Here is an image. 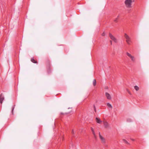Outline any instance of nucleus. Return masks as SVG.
Listing matches in <instances>:
<instances>
[{
	"label": "nucleus",
	"mask_w": 149,
	"mask_h": 149,
	"mask_svg": "<svg viewBox=\"0 0 149 149\" xmlns=\"http://www.w3.org/2000/svg\"><path fill=\"white\" fill-rule=\"evenodd\" d=\"M124 36L126 39V42L128 45H130L132 42L131 39L126 33L125 34Z\"/></svg>",
	"instance_id": "nucleus-2"
},
{
	"label": "nucleus",
	"mask_w": 149,
	"mask_h": 149,
	"mask_svg": "<svg viewBox=\"0 0 149 149\" xmlns=\"http://www.w3.org/2000/svg\"><path fill=\"white\" fill-rule=\"evenodd\" d=\"M105 96L107 97V99L110 100L111 99V97L110 95V94L107 92H106L105 93Z\"/></svg>",
	"instance_id": "nucleus-6"
},
{
	"label": "nucleus",
	"mask_w": 149,
	"mask_h": 149,
	"mask_svg": "<svg viewBox=\"0 0 149 149\" xmlns=\"http://www.w3.org/2000/svg\"><path fill=\"white\" fill-rule=\"evenodd\" d=\"M61 114H63V113H61Z\"/></svg>",
	"instance_id": "nucleus-26"
},
{
	"label": "nucleus",
	"mask_w": 149,
	"mask_h": 149,
	"mask_svg": "<svg viewBox=\"0 0 149 149\" xmlns=\"http://www.w3.org/2000/svg\"><path fill=\"white\" fill-rule=\"evenodd\" d=\"M104 126L106 127H108V125L107 122H104Z\"/></svg>",
	"instance_id": "nucleus-16"
},
{
	"label": "nucleus",
	"mask_w": 149,
	"mask_h": 149,
	"mask_svg": "<svg viewBox=\"0 0 149 149\" xmlns=\"http://www.w3.org/2000/svg\"><path fill=\"white\" fill-rule=\"evenodd\" d=\"M133 2L132 0H125V3L127 8H130L131 7L132 3Z\"/></svg>",
	"instance_id": "nucleus-1"
},
{
	"label": "nucleus",
	"mask_w": 149,
	"mask_h": 149,
	"mask_svg": "<svg viewBox=\"0 0 149 149\" xmlns=\"http://www.w3.org/2000/svg\"><path fill=\"white\" fill-rule=\"evenodd\" d=\"M91 130L92 131V132L94 131V130L93 129L92 127H91Z\"/></svg>",
	"instance_id": "nucleus-23"
},
{
	"label": "nucleus",
	"mask_w": 149,
	"mask_h": 149,
	"mask_svg": "<svg viewBox=\"0 0 149 149\" xmlns=\"http://www.w3.org/2000/svg\"><path fill=\"white\" fill-rule=\"evenodd\" d=\"M123 140L125 143H126L127 144H129V143H128V142L125 139H124Z\"/></svg>",
	"instance_id": "nucleus-20"
},
{
	"label": "nucleus",
	"mask_w": 149,
	"mask_h": 149,
	"mask_svg": "<svg viewBox=\"0 0 149 149\" xmlns=\"http://www.w3.org/2000/svg\"><path fill=\"white\" fill-rule=\"evenodd\" d=\"M127 121L128 122H130L132 121V120L130 118H128L127 119Z\"/></svg>",
	"instance_id": "nucleus-17"
},
{
	"label": "nucleus",
	"mask_w": 149,
	"mask_h": 149,
	"mask_svg": "<svg viewBox=\"0 0 149 149\" xmlns=\"http://www.w3.org/2000/svg\"><path fill=\"white\" fill-rule=\"evenodd\" d=\"M107 106H108V107L111 108V109H112V105H111V104H110V103H107Z\"/></svg>",
	"instance_id": "nucleus-10"
},
{
	"label": "nucleus",
	"mask_w": 149,
	"mask_h": 149,
	"mask_svg": "<svg viewBox=\"0 0 149 149\" xmlns=\"http://www.w3.org/2000/svg\"><path fill=\"white\" fill-rule=\"evenodd\" d=\"M127 55L131 59L132 61L134 62L135 61V58L133 56H132L128 52H127Z\"/></svg>",
	"instance_id": "nucleus-4"
},
{
	"label": "nucleus",
	"mask_w": 149,
	"mask_h": 149,
	"mask_svg": "<svg viewBox=\"0 0 149 149\" xmlns=\"http://www.w3.org/2000/svg\"><path fill=\"white\" fill-rule=\"evenodd\" d=\"M127 92L129 94H130V92L129 91L127 90Z\"/></svg>",
	"instance_id": "nucleus-24"
},
{
	"label": "nucleus",
	"mask_w": 149,
	"mask_h": 149,
	"mask_svg": "<svg viewBox=\"0 0 149 149\" xmlns=\"http://www.w3.org/2000/svg\"><path fill=\"white\" fill-rule=\"evenodd\" d=\"M134 88L136 91H138L139 89V87L137 86H134Z\"/></svg>",
	"instance_id": "nucleus-15"
},
{
	"label": "nucleus",
	"mask_w": 149,
	"mask_h": 149,
	"mask_svg": "<svg viewBox=\"0 0 149 149\" xmlns=\"http://www.w3.org/2000/svg\"><path fill=\"white\" fill-rule=\"evenodd\" d=\"M72 136H74V130H72Z\"/></svg>",
	"instance_id": "nucleus-18"
},
{
	"label": "nucleus",
	"mask_w": 149,
	"mask_h": 149,
	"mask_svg": "<svg viewBox=\"0 0 149 149\" xmlns=\"http://www.w3.org/2000/svg\"><path fill=\"white\" fill-rule=\"evenodd\" d=\"M96 84V80L95 79H94L93 81V85L94 86H95Z\"/></svg>",
	"instance_id": "nucleus-12"
},
{
	"label": "nucleus",
	"mask_w": 149,
	"mask_h": 149,
	"mask_svg": "<svg viewBox=\"0 0 149 149\" xmlns=\"http://www.w3.org/2000/svg\"><path fill=\"white\" fill-rule=\"evenodd\" d=\"M46 65L47 66L49 67L50 66V62L49 61H48L46 63Z\"/></svg>",
	"instance_id": "nucleus-13"
},
{
	"label": "nucleus",
	"mask_w": 149,
	"mask_h": 149,
	"mask_svg": "<svg viewBox=\"0 0 149 149\" xmlns=\"http://www.w3.org/2000/svg\"><path fill=\"white\" fill-rule=\"evenodd\" d=\"M4 99V97L1 94L0 96V102L1 104L2 103Z\"/></svg>",
	"instance_id": "nucleus-7"
},
{
	"label": "nucleus",
	"mask_w": 149,
	"mask_h": 149,
	"mask_svg": "<svg viewBox=\"0 0 149 149\" xmlns=\"http://www.w3.org/2000/svg\"><path fill=\"white\" fill-rule=\"evenodd\" d=\"M105 33H104V32L102 34V36H105Z\"/></svg>",
	"instance_id": "nucleus-22"
},
{
	"label": "nucleus",
	"mask_w": 149,
	"mask_h": 149,
	"mask_svg": "<svg viewBox=\"0 0 149 149\" xmlns=\"http://www.w3.org/2000/svg\"><path fill=\"white\" fill-rule=\"evenodd\" d=\"M109 35L110 38L115 42L116 43L117 42V39L111 33H109Z\"/></svg>",
	"instance_id": "nucleus-3"
},
{
	"label": "nucleus",
	"mask_w": 149,
	"mask_h": 149,
	"mask_svg": "<svg viewBox=\"0 0 149 149\" xmlns=\"http://www.w3.org/2000/svg\"><path fill=\"white\" fill-rule=\"evenodd\" d=\"M95 138H96V135L94 131L92 132Z\"/></svg>",
	"instance_id": "nucleus-19"
},
{
	"label": "nucleus",
	"mask_w": 149,
	"mask_h": 149,
	"mask_svg": "<svg viewBox=\"0 0 149 149\" xmlns=\"http://www.w3.org/2000/svg\"><path fill=\"white\" fill-rule=\"evenodd\" d=\"M110 42L111 45H112V41H110Z\"/></svg>",
	"instance_id": "nucleus-25"
},
{
	"label": "nucleus",
	"mask_w": 149,
	"mask_h": 149,
	"mask_svg": "<svg viewBox=\"0 0 149 149\" xmlns=\"http://www.w3.org/2000/svg\"><path fill=\"white\" fill-rule=\"evenodd\" d=\"M31 61L32 62H33L34 63H38L37 61L35 60L33 58H32L31 59Z\"/></svg>",
	"instance_id": "nucleus-9"
},
{
	"label": "nucleus",
	"mask_w": 149,
	"mask_h": 149,
	"mask_svg": "<svg viewBox=\"0 0 149 149\" xmlns=\"http://www.w3.org/2000/svg\"><path fill=\"white\" fill-rule=\"evenodd\" d=\"M99 136L100 139L101 141V142L102 143H105V139L102 137L100 134V132H99Z\"/></svg>",
	"instance_id": "nucleus-5"
},
{
	"label": "nucleus",
	"mask_w": 149,
	"mask_h": 149,
	"mask_svg": "<svg viewBox=\"0 0 149 149\" xmlns=\"http://www.w3.org/2000/svg\"><path fill=\"white\" fill-rule=\"evenodd\" d=\"M119 16L118 15V16L117 17L115 18V19L114 20V22H117L118 21V18H119Z\"/></svg>",
	"instance_id": "nucleus-14"
},
{
	"label": "nucleus",
	"mask_w": 149,
	"mask_h": 149,
	"mask_svg": "<svg viewBox=\"0 0 149 149\" xmlns=\"http://www.w3.org/2000/svg\"><path fill=\"white\" fill-rule=\"evenodd\" d=\"M93 107H94V110H95V112H96V109L95 107V105H93Z\"/></svg>",
	"instance_id": "nucleus-21"
},
{
	"label": "nucleus",
	"mask_w": 149,
	"mask_h": 149,
	"mask_svg": "<svg viewBox=\"0 0 149 149\" xmlns=\"http://www.w3.org/2000/svg\"><path fill=\"white\" fill-rule=\"evenodd\" d=\"M15 105H14L12 107V111H11V113H12V114L13 115L14 114V113H13V110L15 109Z\"/></svg>",
	"instance_id": "nucleus-11"
},
{
	"label": "nucleus",
	"mask_w": 149,
	"mask_h": 149,
	"mask_svg": "<svg viewBox=\"0 0 149 149\" xmlns=\"http://www.w3.org/2000/svg\"><path fill=\"white\" fill-rule=\"evenodd\" d=\"M95 119L96 122L98 123H100L102 122V121L100 120V119L99 118L96 117L95 118Z\"/></svg>",
	"instance_id": "nucleus-8"
}]
</instances>
